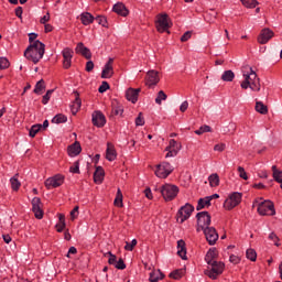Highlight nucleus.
Masks as SVG:
<instances>
[{
    "label": "nucleus",
    "mask_w": 282,
    "mask_h": 282,
    "mask_svg": "<svg viewBox=\"0 0 282 282\" xmlns=\"http://www.w3.org/2000/svg\"><path fill=\"white\" fill-rule=\"evenodd\" d=\"M243 80L240 84L241 89H251V91H261V79L257 72L250 66H245L242 69Z\"/></svg>",
    "instance_id": "f257e3e1"
},
{
    "label": "nucleus",
    "mask_w": 282,
    "mask_h": 282,
    "mask_svg": "<svg viewBox=\"0 0 282 282\" xmlns=\"http://www.w3.org/2000/svg\"><path fill=\"white\" fill-rule=\"evenodd\" d=\"M45 55V44L41 41L36 40L34 41L25 51L24 56L28 58V61H32L34 65L43 58Z\"/></svg>",
    "instance_id": "f03ea898"
},
{
    "label": "nucleus",
    "mask_w": 282,
    "mask_h": 282,
    "mask_svg": "<svg viewBox=\"0 0 282 282\" xmlns=\"http://www.w3.org/2000/svg\"><path fill=\"white\" fill-rule=\"evenodd\" d=\"M257 204L258 214L261 215L262 217H273V215H276V209H274V203H272L271 200H256L254 205Z\"/></svg>",
    "instance_id": "7ed1b4c3"
},
{
    "label": "nucleus",
    "mask_w": 282,
    "mask_h": 282,
    "mask_svg": "<svg viewBox=\"0 0 282 282\" xmlns=\"http://www.w3.org/2000/svg\"><path fill=\"white\" fill-rule=\"evenodd\" d=\"M160 193L165 202H173V199H175L180 193V187L173 184H165L161 186Z\"/></svg>",
    "instance_id": "20e7f679"
},
{
    "label": "nucleus",
    "mask_w": 282,
    "mask_h": 282,
    "mask_svg": "<svg viewBox=\"0 0 282 282\" xmlns=\"http://www.w3.org/2000/svg\"><path fill=\"white\" fill-rule=\"evenodd\" d=\"M243 195L239 192H234L229 194V196L225 199L223 207L225 210H232V208H237L239 204H241Z\"/></svg>",
    "instance_id": "39448f33"
},
{
    "label": "nucleus",
    "mask_w": 282,
    "mask_h": 282,
    "mask_svg": "<svg viewBox=\"0 0 282 282\" xmlns=\"http://www.w3.org/2000/svg\"><path fill=\"white\" fill-rule=\"evenodd\" d=\"M194 210L195 206H193L191 203H186L184 206H182L176 214L178 224H184V221L191 219V215H193Z\"/></svg>",
    "instance_id": "423d86ee"
},
{
    "label": "nucleus",
    "mask_w": 282,
    "mask_h": 282,
    "mask_svg": "<svg viewBox=\"0 0 282 282\" xmlns=\"http://www.w3.org/2000/svg\"><path fill=\"white\" fill-rule=\"evenodd\" d=\"M197 219V232H200V230H206V228H210V221L212 217L208 212H199L196 215Z\"/></svg>",
    "instance_id": "0eeeda50"
},
{
    "label": "nucleus",
    "mask_w": 282,
    "mask_h": 282,
    "mask_svg": "<svg viewBox=\"0 0 282 282\" xmlns=\"http://www.w3.org/2000/svg\"><path fill=\"white\" fill-rule=\"evenodd\" d=\"M170 28H173V22H171V19H169V14L166 13L159 14L156 20L158 32L163 34V32H169Z\"/></svg>",
    "instance_id": "6e6552de"
},
{
    "label": "nucleus",
    "mask_w": 282,
    "mask_h": 282,
    "mask_svg": "<svg viewBox=\"0 0 282 282\" xmlns=\"http://www.w3.org/2000/svg\"><path fill=\"white\" fill-rule=\"evenodd\" d=\"M209 265V270H207L205 272V274H207V276H209V279H217V276H219V274H223L224 269L226 268V264H224V262H212Z\"/></svg>",
    "instance_id": "1a4fd4ad"
},
{
    "label": "nucleus",
    "mask_w": 282,
    "mask_h": 282,
    "mask_svg": "<svg viewBox=\"0 0 282 282\" xmlns=\"http://www.w3.org/2000/svg\"><path fill=\"white\" fill-rule=\"evenodd\" d=\"M173 173V165L169 162H163L156 165L155 175L161 180H166Z\"/></svg>",
    "instance_id": "9d476101"
},
{
    "label": "nucleus",
    "mask_w": 282,
    "mask_h": 282,
    "mask_svg": "<svg viewBox=\"0 0 282 282\" xmlns=\"http://www.w3.org/2000/svg\"><path fill=\"white\" fill-rule=\"evenodd\" d=\"M65 183V176L63 174H56L52 177H48L44 184L47 191H51V188H58V186H63Z\"/></svg>",
    "instance_id": "9b49d317"
},
{
    "label": "nucleus",
    "mask_w": 282,
    "mask_h": 282,
    "mask_svg": "<svg viewBox=\"0 0 282 282\" xmlns=\"http://www.w3.org/2000/svg\"><path fill=\"white\" fill-rule=\"evenodd\" d=\"M203 232L209 246H215V243L219 241V234L217 232V229H215V227H207L203 229Z\"/></svg>",
    "instance_id": "f8f14e48"
},
{
    "label": "nucleus",
    "mask_w": 282,
    "mask_h": 282,
    "mask_svg": "<svg viewBox=\"0 0 282 282\" xmlns=\"http://www.w3.org/2000/svg\"><path fill=\"white\" fill-rule=\"evenodd\" d=\"M181 149H182V145L178 144L177 141H175L174 139L170 140L169 145L165 148V151L167 152L165 154V158H175V155L180 153Z\"/></svg>",
    "instance_id": "ddd939ff"
},
{
    "label": "nucleus",
    "mask_w": 282,
    "mask_h": 282,
    "mask_svg": "<svg viewBox=\"0 0 282 282\" xmlns=\"http://www.w3.org/2000/svg\"><path fill=\"white\" fill-rule=\"evenodd\" d=\"M62 56H63V68L69 69V67H72V58H74V50L69 47L63 48Z\"/></svg>",
    "instance_id": "4468645a"
},
{
    "label": "nucleus",
    "mask_w": 282,
    "mask_h": 282,
    "mask_svg": "<svg viewBox=\"0 0 282 282\" xmlns=\"http://www.w3.org/2000/svg\"><path fill=\"white\" fill-rule=\"evenodd\" d=\"M32 204V212L34 213V216L36 219H41L43 217V203H41V199L39 197H34L31 202Z\"/></svg>",
    "instance_id": "2eb2a0df"
},
{
    "label": "nucleus",
    "mask_w": 282,
    "mask_h": 282,
    "mask_svg": "<svg viewBox=\"0 0 282 282\" xmlns=\"http://www.w3.org/2000/svg\"><path fill=\"white\" fill-rule=\"evenodd\" d=\"M160 83V75L156 70H149L145 77V85L148 87H155Z\"/></svg>",
    "instance_id": "dca6fc26"
},
{
    "label": "nucleus",
    "mask_w": 282,
    "mask_h": 282,
    "mask_svg": "<svg viewBox=\"0 0 282 282\" xmlns=\"http://www.w3.org/2000/svg\"><path fill=\"white\" fill-rule=\"evenodd\" d=\"M93 124L100 129L107 124V118L100 111H95L93 112Z\"/></svg>",
    "instance_id": "f3484780"
},
{
    "label": "nucleus",
    "mask_w": 282,
    "mask_h": 282,
    "mask_svg": "<svg viewBox=\"0 0 282 282\" xmlns=\"http://www.w3.org/2000/svg\"><path fill=\"white\" fill-rule=\"evenodd\" d=\"M142 89L140 88H128L126 91V98L129 100V102H132V105H135L138 102V96H140V93Z\"/></svg>",
    "instance_id": "a211bd4d"
},
{
    "label": "nucleus",
    "mask_w": 282,
    "mask_h": 282,
    "mask_svg": "<svg viewBox=\"0 0 282 282\" xmlns=\"http://www.w3.org/2000/svg\"><path fill=\"white\" fill-rule=\"evenodd\" d=\"M273 36L274 32L272 30L263 29L258 36V43H260V45H265V43H268V41H270V39H272Z\"/></svg>",
    "instance_id": "6ab92c4d"
},
{
    "label": "nucleus",
    "mask_w": 282,
    "mask_h": 282,
    "mask_svg": "<svg viewBox=\"0 0 282 282\" xmlns=\"http://www.w3.org/2000/svg\"><path fill=\"white\" fill-rule=\"evenodd\" d=\"M113 76V58L110 57L101 72V78H111Z\"/></svg>",
    "instance_id": "aec40b11"
},
{
    "label": "nucleus",
    "mask_w": 282,
    "mask_h": 282,
    "mask_svg": "<svg viewBox=\"0 0 282 282\" xmlns=\"http://www.w3.org/2000/svg\"><path fill=\"white\" fill-rule=\"evenodd\" d=\"M117 158H118V152L116 151V147L113 145V143L108 142L107 150H106V160H108V162H113L117 160Z\"/></svg>",
    "instance_id": "412c9836"
},
{
    "label": "nucleus",
    "mask_w": 282,
    "mask_h": 282,
    "mask_svg": "<svg viewBox=\"0 0 282 282\" xmlns=\"http://www.w3.org/2000/svg\"><path fill=\"white\" fill-rule=\"evenodd\" d=\"M76 54H80L87 61L91 59V51L85 46L83 42H79L75 48Z\"/></svg>",
    "instance_id": "4be33fe9"
},
{
    "label": "nucleus",
    "mask_w": 282,
    "mask_h": 282,
    "mask_svg": "<svg viewBox=\"0 0 282 282\" xmlns=\"http://www.w3.org/2000/svg\"><path fill=\"white\" fill-rule=\"evenodd\" d=\"M112 10L116 14H119V17H129V9L122 2L116 3Z\"/></svg>",
    "instance_id": "5701e85b"
},
{
    "label": "nucleus",
    "mask_w": 282,
    "mask_h": 282,
    "mask_svg": "<svg viewBox=\"0 0 282 282\" xmlns=\"http://www.w3.org/2000/svg\"><path fill=\"white\" fill-rule=\"evenodd\" d=\"M69 158H76V155H80V152L83 151V148L80 147V143L76 141L67 149Z\"/></svg>",
    "instance_id": "b1692460"
},
{
    "label": "nucleus",
    "mask_w": 282,
    "mask_h": 282,
    "mask_svg": "<svg viewBox=\"0 0 282 282\" xmlns=\"http://www.w3.org/2000/svg\"><path fill=\"white\" fill-rule=\"evenodd\" d=\"M102 180H105V170L102 166H97L94 173V182L95 184H102Z\"/></svg>",
    "instance_id": "393cba45"
},
{
    "label": "nucleus",
    "mask_w": 282,
    "mask_h": 282,
    "mask_svg": "<svg viewBox=\"0 0 282 282\" xmlns=\"http://www.w3.org/2000/svg\"><path fill=\"white\" fill-rule=\"evenodd\" d=\"M217 249L212 248L207 251L206 256H205V261L208 264L215 263L217 260Z\"/></svg>",
    "instance_id": "a878e982"
},
{
    "label": "nucleus",
    "mask_w": 282,
    "mask_h": 282,
    "mask_svg": "<svg viewBox=\"0 0 282 282\" xmlns=\"http://www.w3.org/2000/svg\"><path fill=\"white\" fill-rule=\"evenodd\" d=\"M177 254L181 259L186 261V242L182 239L177 241Z\"/></svg>",
    "instance_id": "bb28decb"
},
{
    "label": "nucleus",
    "mask_w": 282,
    "mask_h": 282,
    "mask_svg": "<svg viewBox=\"0 0 282 282\" xmlns=\"http://www.w3.org/2000/svg\"><path fill=\"white\" fill-rule=\"evenodd\" d=\"M210 202L212 200L208 196L199 198L196 206V210H204V208H209V206L212 205Z\"/></svg>",
    "instance_id": "cd10ccee"
},
{
    "label": "nucleus",
    "mask_w": 282,
    "mask_h": 282,
    "mask_svg": "<svg viewBox=\"0 0 282 282\" xmlns=\"http://www.w3.org/2000/svg\"><path fill=\"white\" fill-rule=\"evenodd\" d=\"M82 105H83V101L80 100V97L77 96L70 105V111L73 116H76L78 111H80Z\"/></svg>",
    "instance_id": "c85d7f7f"
},
{
    "label": "nucleus",
    "mask_w": 282,
    "mask_h": 282,
    "mask_svg": "<svg viewBox=\"0 0 282 282\" xmlns=\"http://www.w3.org/2000/svg\"><path fill=\"white\" fill-rule=\"evenodd\" d=\"M80 21L83 25H91L94 23L95 18L89 12H84L80 14Z\"/></svg>",
    "instance_id": "c756f323"
},
{
    "label": "nucleus",
    "mask_w": 282,
    "mask_h": 282,
    "mask_svg": "<svg viewBox=\"0 0 282 282\" xmlns=\"http://www.w3.org/2000/svg\"><path fill=\"white\" fill-rule=\"evenodd\" d=\"M162 279H164V273L162 271H160V270H153L150 273L149 281H151V282H159V281H162Z\"/></svg>",
    "instance_id": "7c9ffc66"
},
{
    "label": "nucleus",
    "mask_w": 282,
    "mask_h": 282,
    "mask_svg": "<svg viewBox=\"0 0 282 282\" xmlns=\"http://www.w3.org/2000/svg\"><path fill=\"white\" fill-rule=\"evenodd\" d=\"M221 80H224V83H232V80H235V72L225 70L221 75Z\"/></svg>",
    "instance_id": "2f4dec72"
},
{
    "label": "nucleus",
    "mask_w": 282,
    "mask_h": 282,
    "mask_svg": "<svg viewBox=\"0 0 282 282\" xmlns=\"http://www.w3.org/2000/svg\"><path fill=\"white\" fill-rule=\"evenodd\" d=\"M10 184L12 191H19L21 188V182L19 181V174H15L10 178Z\"/></svg>",
    "instance_id": "473e14b6"
},
{
    "label": "nucleus",
    "mask_w": 282,
    "mask_h": 282,
    "mask_svg": "<svg viewBox=\"0 0 282 282\" xmlns=\"http://www.w3.org/2000/svg\"><path fill=\"white\" fill-rule=\"evenodd\" d=\"M122 199H123L122 191L118 188L113 205L117 206V208H122L124 206V204L122 203Z\"/></svg>",
    "instance_id": "72a5a7b5"
},
{
    "label": "nucleus",
    "mask_w": 282,
    "mask_h": 282,
    "mask_svg": "<svg viewBox=\"0 0 282 282\" xmlns=\"http://www.w3.org/2000/svg\"><path fill=\"white\" fill-rule=\"evenodd\" d=\"M208 182H209V186H212V188L219 186V174L214 173V174L209 175Z\"/></svg>",
    "instance_id": "f704fd0d"
},
{
    "label": "nucleus",
    "mask_w": 282,
    "mask_h": 282,
    "mask_svg": "<svg viewBox=\"0 0 282 282\" xmlns=\"http://www.w3.org/2000/svg\"><path fill=\"white\" fill-rule=\"evenodd\" d=\"M256 111H258V113H261L262 116H265L268 113V106H265L262 101H257Z\"/></svg>",
    "instance_id": "c9c22d12"
},
{
    "label": "nucleus",
    "mask_w": 282,
    "mask_h": 282,
    "mask_svg": "<svg viewBox=\"0 0 282 282\" xmlns=\"http://www.w3.org/2000/svg\"><path fill=\"white\" fill-rule=\"evenodd\" d=\"M41 129H43V124H41V123L33 124L31 127V129L29 130L30 138H36V133H39V131H41Z\"/></svg>",
    "instance_id": "e433bc0d"
},
{
    "label": "nucleus",
    "mask_w": 282,
    "mask_h": 282,
    "mask_svg": "<svg viewBox=\"0 0 282 282\" xmlns=\"http://www.w3.org/2000/svg\"><path fill=\"white\" fill-rule=\"evenodd\" d=\"M43 91H45V80L41 79L35 85L34 94H37L39 96H41Z\"/></svg>",
    "instance_id": "4c0bfd02"
},
{
    "label": "nucleus",
    "mask_w": 282,
    "mask_h": 282,
    "mask_svg": "<svg viewBox=\"0 0 282 282\" xmlns=\"http://www.w3.org/2000/svg\"><path fill=\"white\" fill-rule=\"evenodd\" d=\"M184 276V269H177L170 273V279H174L175 281L182 279Z\"/></svg>",
    "instance_id": "58836bf2"
},
{
    "label": "nucleus",
    "mask_w": 282,
    "mask_h": 282,
    "mask_svg": "<svg viewBox=\"0 0 282 282\" xmlns=\"http://www.w3.org/2000/svg\"><path fill=\"white\" fill-rule=\"evenodd\" d=\"M124 113V107L122 105L112 106L111 116H122Z\"/></svg>",
    "instance_id": "ea45409f"
},
{
    "label": "nucleus",
    "mask_w": 282,
    "mask_h": 282,
    "mask_svg": "<svg viewBox=\"0 0 282 282\" xmlns=\"http://www.w3.org/2000/svg\"><path fill=\"white\" fill-rule=\"evenodd\" d=\"M237 131V123L230 122L227 128L224 130V132L227 135H235V132Z\"/></svg>",
    "instance_id": "a19ab883"
},
{
    "label": "nucleus",
    "mask_w": 282,
    "mask_h": 282,
    "mask_svg": "<svg viewBox=\"0 0 282 282\" xmlns=\"http://www.w3.org/2000/svg\"><path fill=\"white\" fill-rule=\"evenodd\" d=\"M272 170H273V177H274L275 182H279V184H281V188H282V171H276V165H273Z\"/></svg>",
    "instance_id": "79ce46f5"
},
{
    "label": "nucleus",
    "mask_w": 282,
    "mask_h": 282,
    "mask_svg": "<svg viewBox=\"0 0 282 282\" xmlns=\"http://www.w3.org/2000/svg\"><path fill=\"white\" fill-rule=\"evenodd\" d=\"M242 6H245V8H257V6H259V1L257 0H240Z\"/></svg>",
    "instance_id": "37998d69"
},
{
    "label": "nucleus",
    "mask_w": 282,
    "mask_h": 282,
    "mask_svg": "<svg viewBox=\"0 0 282 282\" xmlns=\"http://www.w3.org/2000/svg\"><path fill=\"white\" fill-rule=\"evenodd\" d=\"M246 257L249 261H257V251L252 248L247 249Z\"/></svg>",
    "instance_id": "c03bdc74"
},
{
    "label": "nucleus",
    "mask_w": 282,
    "mask_h": 282,
    "mask_svg": "<svg viewBox=\"0 0 282 282\" xmlns=\"http://www.w3.org/2000/svg\"><path fill=\"white\" fill-rule=\"evenodd\" d=\"M213 129L210 126H202L198 130H195L196 135H202L204 133H210Z\"/></svg>",
    "instance_id": "a18cd8bd"
},
{
    "label": "nucleus",
    "mask_w": 282,
    "mask_h": 282,
    "mask_svg": "<svg viewBox=\"0 0 282 282\" xmlns=\"http://www.w3.org/2000/svg\"><path fill=\"white\" fill-rule=\"evenodd\" d=\"M67 121V116L65 115H56L54 118H53V122H55L56 124H63V122H66Z\"/></svg>",
    "instance_id": "49530a36"
},
{
    "label": "nucleus",
    "mask_w": 282,
    "mask_h": 282,
    "mask_svg": "<svg viewBox=\"0 0 282 282\" xmlns=\"http://www.w3.org/2000/svg\"><path fill=\"white\" fill-rule=\"evenodd\" d=\"M135 246H138V240L132 239L131 242H126L124 250L128 252H133V248H135Z\"/></svg>",
    "instance_id": "de8ad7c7"
},
{
    "label": "nucleus",
    "mask_w": 282,
    "mask_h": 282,
    "mask_svg": "<svg viewBox=\"0 0 282 282\" xmlns=\"http://www.w3.org/2000/svg\"><path fill=\"white\" fill-rule=\"evenodd\" d=\"M167 98H169V96H166V95L164 94V90H160V91L158 93L156 98H155V102H156V105H162V100H166Z\"/></svg>",
    "instance_id": "09e8293b"
},
{
    "label": "nucleus",
    "mask_w": 282,
    "mask_h": 282,
    "mask_svg": "<svg viewBox=\"0 0 282 282\" xmlns=\"http://www.w3.org/2000/svg\"><path fill=\"white\" fill-rule=\"evenodd\" d=\"M8 67H10V61L8 57H0V70L8 69Z\"/></svg>",
    "instance_id": "8fccbe9b"
},
{
    "label": "nucleus",
    "mask_w": 282,
    "mask_h": 282,
    "mask_svg": "<svg viewBox=\"0 0 282 282\" xmlns=\"http://www.w3.org/2000/svg\"><path fill=\"white\" fill-rule=\"evenodd\" d=\"M269 239H270V241H273V243H274V246H276V248H279V246H281V242H279L281 240L279 239V236H276L274 232H271L269 235Z\"/></svg>",
    "instance_id": "3c124183"
},
{
    "label": "nucleus",
    "mask_w": 282,
    "mask_h": 282,
    "mask_svg": "<svg viewBox=\"0 0 282 282\" xmlns=\"http://www.w3.org/2000/svg\"><path fill=\"white\" fill-rule=\"evenodd\" d=\"M95 21H97L99 25H102V28H107V18L105 15L96 17Z\"/></svg>",
    "instance_id": "603ef678"
},
{
    "label": "nucleus",
    "mask_w": 282,
    "mask_h": 282,
    "mask_svg": "<svg viewBox=\"0 0 282 282\" xmlns=\"http://www.w3.org/2000/svg\"><path fill=\"white\" fill-rule=\"evenodd\" d=\"M52 94H54V90H47L46 94L42 98V104L47 105L50 102V98H52Z\"/></svg>",
    "instance_id": "864d4df0"
},
{
    "label": "nucleus",
    "mask_w": 282,
    "mask_h": 282,
    "mask_svg": "<svg viewBox=\"0 0 282 282\" xmlns=\"http://www.w3.org/2000/svg\"><path fill=\"white\" fill-rule=\"evenodd\" d=\"M107 254H109V259H108L109 265H116V263L118 262L116 254L111 253V251H109Z\"/></svg>",
    "instance_id": "5fc2aeb1"
},
{
    "label": "nucleus",
    "mask_w": 282,
    "mask_h": 282,
    "mask_svg": "<svg viewBox=\"0 0 282 282\" xmlns=\"http://www.w3.org/2000/svg\"><path fill=\"white\" fill-rule=\"evenodd\" d=\"M135 126L137 127H144V117H142V112L138 115L135 118Z\"/></svg>",
    "instance_id": "6e6d98bb"
},
{
    "label": "nucleus",
    "mask_w": 282,
    "mask_h": 282,
    "mask_svg": "<svg viewBox=\"0 0 282 282\" xmlns=\"http://www.w3.org/2000/svg\"><path fill=\"white\" fill-rule=\"evenodd\" d=\"M70 173H76L79 174L80 173V164L77 162L74 163L73 166L69 167Z\"/></svg>",
    "instance_id": "4d7b16f0"
},
{
    "label": "nucleus",
    "mask_w": 282,
    "mask_h": 282,
    "mask_svg": "<svg viewBox=\"0 0 282 282\" xmlns=\"http://www.w3.org/2000/svg\"><path fill=\"white\" fill-rule=\"evenodd\" d=\"M238 173L241 180H248V173H246V169H243L242 166H238Z\"/></svg>",
    "instance_id": "13d9d810"
},
{
    "label": "nucleus",
    "mask_w": 282,
    "mask_h": 282,
    "mask_svg": "<svg viewBox=\"0 0 282 282\" xmlns=\"http://www.w3.org/2000/svg\"><path fill=\"white\" fill-rule=\"evenodd\" d=\"M115 268H117V270H124L127 264L124 263V260L119 259V261L115 263Z\"/></svg>",
    "instance_id": "bf43d9fd"
},
{
    "label": "nucleus",
    "mask_w": 282,
    "mask_h": 282,
    "mask_svg": "<svg viewBox=\"0 0 282 282\" xmlns=\"http://www.w3.org/2000/svg\"><path fill=\"white\" fill-rule=\"evenodd\" d=\"M229 261L230 263H234V265H237L238 263H241V258H239V256L231 254L229 257Z\"/></svg>",
    "instance_id": "052dcab7"
},
{
    "label": "nucleus",
    "mask_w": 282,
    "mask_h": 282,
    "mask_svg": "<svg viewBox=\"0 0 282 282\" xmlns=\"http://www.w3.org/2000/svg\"><path fill=\"white\" fill-rule=\"evenodd\" d=\"M109 89V83L102 82L101 85L98 88L99 94H105Z\"/></svg>",
    "instance_id": "680f3d73"
},
{
    "label": "nucleus",
    "mask_w": 282,
    "mask_h": 282,
    "mask_svg": "<svg viewBox=\"0 0 282 282\" xmlns=\"http://www.w3.org/2000/svg\"><path fill=\"white\" fill-rule=\"evenodd\" d=\"M214 151H218L219 153L226 151V144L225 143H218L214 147Z\"/></svg>",
    "instance_id": "e2e57ef3"
},
{
    "label": "nucleus",
    "mask_w": 282,
    "mask_h": 282,
    "mask_svg": "<svg viewBox=\"0 0 282 282\" xmlns=\"http://www.w3.org/2000/svg\"><path fill=\"white\" fill-rule=\"evenodd\" d=\"M191 36H192L191 31L185 32V33L181 36L182 43H186V41H188V39H191Z\"/></svg>",
    "instance_id": "0e129e2a"
},
{
    "label": "nucleus",
    "mask_w": 282,
    "mask_h": 282,
    "mask_svg": "<svg viewBox=\"0 0 282 282\" xmlns=\"http://www.w3.org/2000/svg\"><path fill=\"white\" fill-rule=\"evenodd\" d=\"M187 109H188V101L185 100V101H183V102L181 104V106H180V111H181L182 113H184Z\"/></svg>",
    "instance_id": "69168bd1"
},
{
    "label": "nucleus",
    "mask_w": 282,
    "mask_h": 282,
    "mask_svg": "<svg viewBox=\"0 0 282 282\" xmlns=\"http://www.w3.org/2000/svg\"><path fill=\"white\" fill-rule=\"evenodd\" d=\"M55 228H56L57 232H63V230H65V228H66V224L57 223Z\"/></svg>",
    "instance_id": "338daca9"
},
{
    "label": "nucleus",
    "mask_w": 282,
    "mask_h": 282,
    "mask_svg": "<svg viewBox=\"0 0 282 282\" xmlns=\"http://www.w3.org/2000/svg\"><path fill=\"white\" fill-rule=\"evenodd\" d=\"M72 219H76L78 217V206H75L73 210L70 212Z\"/></svg>",
    "instance_id": "774afa93"
}]
</instances>
